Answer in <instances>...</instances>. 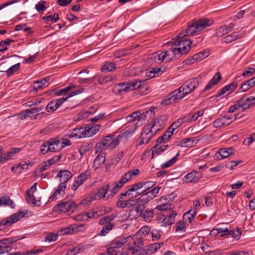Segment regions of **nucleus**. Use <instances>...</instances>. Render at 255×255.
Wrapping results in <instances>:
<instances>
[{
    "instance_id": "1",
    "label": "nucleus",
    "mask_w": 255,
    "mask_h": 255,
    "mask_svg": "<svg viewBox=\"0 0 255 255\" xmlns=\"http://www.w3.org/2000/svg\"><path fill=\"white\" fill-rule=\"evenodd\" d=\"M142 240L136 237L119 238L113 241L107 249L108 255H141Z\"/></svg>"
},
{
    "instance_id": "2",
    "label": "nucleus",
    "mask_w": 255,
    "mask_h": 255,
    "mask_svg": "<svg viewBox=\"0 0 255 255\" xmlns=\"http://www.w3.org/2000/svg\"><path fill=\"white\" fill-rule=\"evenodd\" d=\"M192 42L190 40L185 39L179 40L173 38L167 43L171 46V51L174 55L184 54L188 52L191 48Z\"/></svg>"
},
{
    "instance_id": "3",
    "label": "nucleus",
    "mask_w": 255,
    "mask_h": 255,
    "mask_svg": "<svg viewBox=\"0 0 255 255\" xmlns=\"http://www.w3.org/2000/svg\"><path fill=\"white\" fill-rule=\"evenodd\" d=\"M145 83L144 80H133L127 83H120L116 85L113 88L114 92L117 94L122 95L125 92L138 89Z\"/></svg>"
},
{
    "instance_id": "4",
    "label": "nucleus",
    "mask_w": 255,
    "mask_h": 255,
    "mask_svg": "<svg viewBox=\"0 0 255 255\" xmlns=\"http://www.w3.org/2000/svg\"><path fill=\"white\" fill-rule=\"evenodd\" d=\"M31 215V212L28 210L19 211L1 220L0 222V230L4 229L6 227L11 226L18 221L20 218L27 217Z\"/></svg>"
},
{
    "instance_id": "5",
    "label": "nucleus",
    "mask_w": 255,
    "mask_h": 255,
    "mask_svg": "<svg viewBox=\"0 0 255 255\" xmlns=\"http://www.w3.org/2000/svg\"><path fill=\"white\" fill-rule=\"evenodd\" d=\"M187 94L184 92V90L181 86L169 94L167 97L162 101L161 104L163 105H168L175 102L177 100H181Z\"/></svg>"
},
{
    "instance_id": "6",
    "label": "nucleus",
    "mask_w": 255,
    "mask_h": 255,
    "mask_svg": "<svg viewBox=\"0 0 255 255\" xmlns=\"http://www.w3.org/2000/svg\"><path fill=\"white\" fill-rule=\"evenodd\" d=\"M156 134L148 125L144 126L140 136L137 139V145L147 144Z\"/></svg>"
},
{
    "instance_id": "7",
    "label": "nucleus",
    "mask_w": 255,
    "mask_h": 255,
    "mask_svg": "<svg viewBox=\"0 0 255 255\" xmlns=\"http://www.w3.org/2000/svg\"><path fill=\"white\" fill-rule=\"evenodd\" d=\"M119 141L118 136L114 137L110 135L107 136L104 140L96 144V147L101 150L107 148L112 149L117 147Z\"/></svg>"
},
{
    "instance_id": "8",
    "label": "nucleus",
    "mask_w": 255,
    "mask_h": 255,
    "mask_svg": "<svg viewBox=\"0 0 255 255\" xmlns=\"http://www.w3.org/2000/svg\"><path fill=\"white\" fill-rule=\"evenodd\" d=\"M112 220L110 217H107L99 221V224L103 226L102 229L98 233L99 236H105L113 229L115 224L111 222Z\"/></svg>"
},
{
    "instance_id": "9",
    "label": "nucleus",
    "mask_w": 255,
    "mask_h": 255,
    "mask_svg": "<svg viewBox=\"0 0 255 255\" xmlns=\"http://www.w3.org/2000/svg\"><path fill=\"white\" fill-rule=\"evenodd\" d=\"M201 81V77L198 76L195 78H192L187 80L181 87L183 88V90H184V92L188 95L192 92L196 88L198 87Z\"/></svg>"
},
{
    "instance_id": "10",
    "label": "nucleus",
    "mask_w": 255,
    "mask_h": 255,
    "mask_svg": "<svg viewBox=\"0 0 255 255\" xmlns=\"http://www.w3.org/2000/svg\"><path fill=\"white\" fill-rule=\"evenodd\" d=\"M130 194L128 192H125L120 194L117 203V206L121 208H130L133 205V203H135L134 200H129Z\"/></svg>"
},
{
    "instance_id": "11",
    "label": "nucleus",
    "mask_w": 255,
    "mask_h": 255,
    "mask_svg": "<svg viewBox=\"0 0 255 255\" xmlns=\"http://www.w3.org/2000/svg\"><path fill=\"white\" fill-rule=\"evenodd\" d=\"M209 55V52L208 50H204L201 51L196 54H194L192 57L188 58L184 61L183 63L186 65H190L196 62H199Z\"/></svg>"
},
{
    "instance_id": "12",
    "label": "nucleus",
    "mask_w": 255,
    "mask_h": 255,
    "mask_svg": "<svg viewBox=\"0 0 255 255\" xmlns=\"http://www.w3.org/2000/svg\"><path fill=\"white\" fill-rule=\"evenodd\" d=\"M167 120L168 117L167 116H161L155 119L153 123L148 125L157 133L158 131L162 128Z\"/></svg>"
},
{
    "instance_id": "13",
    "label": "nucleus",
    "mask_w": 255,
    "mask_h": 255,
    "mask_svg": "<svg viewBox=\"0 0 255 255\" xmlns=\"http://www.w3.org/2000/svg\"><path fill=\"white\" fill-rule=\"evenodd\" d=\"M199 32V31L198 30L196 23L195 22L194 24L189 25L185 30L181 32L176 37L182 38L184 36L193 35Z\"/></svg>"
},
{
    "instance_id": "14",
    "label": "nucleus",
    "mask_w": 255,
    "mask_h": 255,
    "mask_svg": "<svg viewBox=\"0 0 255 255\" xmlns=\"http://www.w3.org/2000/svg\"><path fill=\"white\" fill-rule=\"evenodd\" d=\"M135 203H133V205L130 207L131 208L129 211L128 218L130 220L137 219L141 216L142 213V208L139 205Z\"/></svg>"
},
{
    "instance_id": "15",
    "label": "nucleus",
    "mask_w": 255,
    "mask_h": 255,
    "mask_svg": "<svg viewBox=\"0 0 255 255\" xmlns=\"http://www.w3.org/2000/svg\"><path fill=\"white\" fill-rule=\"evenodd\" d=\"M103 192H92L89 196H87L84 199L82 200L80 203L83 205H89L93 200H99L102 198Z\"/></svg>"
},
{
    "instance_id": "16",
    "label": "nucleus",
    "mask_w": 255,
    "mask_h": 255,
    "mask_svg": "<svg viewBox=\"0 0 255 255\" xmlns=\"http://www.w3.org/2000/svg\"><path fill=\"white\" fill-rule=\"evenodd\" d=\"M73 210V207L71 203L65 202L56 205L53 211L58 213H65Z\"/></svg>"
},
{
    "instance_id": "17",
    "label": "nucleus",
    "mask_w": 255,
    "mask_h": 255,
    "mask_svg": "<svg viewBox=\"0 0 255 255\" xmlns=\"http://www.w3.org/2000/svg\"><path fill=\"white\" fill-rule=\"evenodd\" d=\"M243 111L250 108L255 105V97L251 96L249 98L243 97L239 100Z\"/></svg>"
},
{
    "instance_id": "18",
    "label": "nucleus",
    "mask_w": 255,
    "mask_h": 255,
    "mask_svg": "<svg viewBox=\"0 0 255 255\" xmlns=\"http://www.w3.org/2000/svg\"><path fill=\"white\" fill-rule=\"evenodd\" d=\"M100 126L96 125L95 126L90 125L85 128H83L84 138L89 137L95 134L99 130Z\"/></svg>"
},
{
    "instance_id": "19",
    "label": "nucleus",
    "mask_w": 255,
    "mask_h": 255,
    "mask_svg": "<svg viewBox=\"0 0 255 255\" xmlns=\"http://www.w3.org/2000/svg\"><path fill=\"white\" fill-rule=\"evenodd\" d=\"M21 150L19 148H13L10 150L0 156V163H3L11 159L16 153Z\"/></svg>"
},
{
    "instance_id": "20",
    "label": "nucleus",
    "mask_w": 255,
    "mask_h": 255,
    "mask_svg": "<svg viewBox=\"0 0 255 255\" xmlns=\"http://www.w3.org/2000/svg\"><path fill=\"white\" fill-rule=\"evenodd\" d=\"M201 177V174L196 171H193L192 172L186 174L183 180L184 182L189 183L192 182H197L199 179Z\"/></svg>"
},
{
    "instance_id": "21",
    "label": "nucleus",
    "mask_w": 255,
    "mask_h": 255,
    "mask_svg": "<svg viewBox=\"0 0 255 255\" xmlns=\"http://www.w3.org/2000/svg\"><path fill=\"white\" fill-rule=\"evenodd\" d=\"M141 119V114L139 111L134 112L126 118L127 121L130 123V125H134L135 126Z\"/></svg>"
},
{
    "instance_id": "22",
    "label": "nucleus",
    "mask_w": 255,
    "mask_h": 255,
    "mask_svg": "<svg viewBox=\"0 0 255 255\" xmlns=\"http://www.w3.org/2000/svg\"><path fill=\"white\" fill-rule=\"evenodd\" d=\"M49 150L51 152H58L62 149V145H60V140L56 138H51L48 140Z\"/></svg>"
},
{
    "instance_id": "23",
    "label": "nucleus",
    "mask_w": 255,
    "mask_h": 255,
    "mask_svg": "<svg viewBox=\"0 0 255 255\" xmlns=\"http://www.w3.org/2000/svg\"><path fill=\"white\" fill-rule=\"evenodd\" d=\"M198 30L201 31L206 27L210 26L213 23V21L208 18H203L198 20L196 22Z\"/></svg>"
},
{
    "instance_id": "24",
    "label": "nucleus",
    "mask_w": 255,
    "mask_h": 255,
    "mask_svg": "<svg viewBox=\"0 0 255 255\" xmlns=\"http://www.w3.org/2000/svg\"><path fill=\"white\" fill-rule=\"evenodd\" d=\"M232 121L228 122L227 116L225 115L217 119L213 122V126L216 128H219L223 126L230 125Z\"/></svg>"
},
{
    "instance_id": "25",
    "label": "nucleus",
    "mask_w": 255,
    "mask_h": 255,
    "mask_svg": "<svg viewBox=\"0 0 255 255\" xmlns=\"http://www.w3.org/2000/svg\"><path fill=\"white\" fill-rule=\"evenodd\" d=\"M158 193V192H146L145 194L141 195L139 198L134 199L135 202V203L139 201L145 203L147 202L154 198Z\"/></svg>"
},
{
    "instance_id": "26",
    "label": "nucleus",
    "mask_w": 255,
    "mask_h": 255,
    "mask_svg": "<svg viewBox=\"0 0 255 255\" xmlns=\"http://www.w3.org/2000/svg\"><path fill=\"white\" fill-rule=\"evenodd\" d=\"M233 148L232 147H229L228 148H222L218 151V152L216 153V156L217 159L218 160H221L223 158H226L228 157L230 154H232Z\"/></svg>"
},
{
    "instance_id": "27",
    "label": "nucleus",
    "mask_w": 255,
    "mask_h": 255,
    "mask_svg": "<svg viewBox=\"0 0 255 255\" xmlns=\"http://www.w3.org/2000/svg\"><path fill=\"white\" fill-rule=\"evenodd\" d=\"M83 132V128L74 129L71 132L68 133L65 135V137L69 138H84Z\"/></svg>"
},
{
    "instance_id": "28",
    "label": "nucleus",
    "mask_w": 255,
    "mask_h": 255,
    "mask_svg": "<svg viewBox=\"0 0 255 255\" xmlns=\"http://www.w3.org/2000/svg\"><path fill=\"white\" fill-rule=\"evenodd\" d=\"M204 110H200L194 113L188 114L184 117L185 121L187 122H193L196 121L200 117L204 115Z\"/></svg>"
},
{
    "instance_id": "29",
    "label": "nucleus",
    "mask_w": 255,
    "mask_h": 255,
    "mask_svg": "<svg viewBox=\"0 0 255 255\" xmlns=\"http://www.w3.org/2000/svg\"><path fill=\"white\" fill-rule=\"evenodd\" d=\"M166 53L159 52H155L151 55L150 59L152 62L160 63L166 59Z\"/></svg>"
},
{
    "instance_id": "30",
    "label": "nucleus",
    "mask_w": 255,
    "mask_h": 255,
    "mask_svg": "<svg viewBox=\"0 0 255 255\" xmlns=\"http://www.w3.org/2000/svg\"><path fill=\"white\" fill-rule=\"evenodd\" d=\"M130 128L126 130L123 133L119 134L118 136L120 140L122 138H128L131 137L136 129V126L135 125H129Z\"/></svg>"
},
{
    "instance_id": "31",
    "label": "nucleus",
    "mask_w": 255,
    "mask_h": 255,
    "mask_svg": "<svg viewBox=\"0 0 255 255\" xmlns=\"http://www.w3.org/2000/svg\"><path fill=\"white\" fill-rule=\"evenodd\" d=\"M166 68L165 67H155L152 68L148 73L147 75L148 77L151 78L155 77V76L161 75L163 72L166 71Z\"/></svg>"
},
{
    "instance_id": "32",
    "label": "nucleus",
    "mask_w": 255,
    "mask_h": 255,
    "mask_svg": "<svg viewBox=\"0 0 255 255\" xmlns=\"http://www.w3.org/2000/svg\"><path fill=\"white\" fill-rule=\"evenodd\" d=\"M173 133V130H171V128H168V129L164 133V134L157 139V143L158 144H161L162 143H165L168 141L170 137L172 136Z\"/></svg>"
},
{
    "instance_id": "33",
    "label": "nucleus",
    "mask_w": 255,
    "mask_h": 255,
    "mask_svg": "<svg viewBox=\"0 0 255 255\" xmlns=\"http://www.w3.org/2000/svg\"><path fill=\"white\" fill-rule=\"evenodd\" d=\"M72 174L68 170H61L59 171L57 175V177L60 178L61 182H66L71 178Z\"/></svg>"
},
{
    "instance_id": "34",
    "label": "nucleus",
    "mask_w": 255,
    "mask_h": 255,
    "mask_svg": "<svg viewBox=\"0 0 255 255\" xmlns=\"http://www.w3.org/2000/svg\"><path fill=\"white\" fill-rule=\"evenodd\" d=\"M156 209H154L153 210H142V213L141 214V218L146 222H150L151 221L154 213Z\"/></svg>"
},
{
    "instance_id": "35",
    "label": "nucleus",
    "mask_w": 255,
    "mask_h": 255,
    "mask_svg": "<svg viewBox=\"0 0 255 255\" xmlns=\"http://www.w3.org/2000/svg\"><path fill=\"white\" fill-rule=\"evenodd\" d=\"M255 85V76L242 85L240 89L241 92H246Z\"/></svg>"
},
{
    "instance_id": "36",
    "label": "nucleus",
    "mask_w": 255,
    "mask_h": 255,
    "mask_svg": "<svg viewBox=\"0 0 255 255\" xmlns=\"http://www.w3.org/2000/svg\"><path fill=\"white\" fill-rule=\"evenodd\" d=\"M221 79V75L219 73H217L212 79L209 82L205 88V90H209L212 86L217 84Z\"/></svg>"
},
{
    "instance_id": "37",
    "label": "nucleus",
    "mask_w": 255,
    "mask_h": 255,
    "mask_svg": "<svg viewBox=\"0 0 255 255\" xmlns=\"http://www.w3.org/2000/svg\"><path fill=\"white\" fill-rule=\"evenodd\" d=\"M49 78L48 77L42 79L41 81H37L34 83L33 89L36 91L40 90L44 88L46 84L49 81Z\"/></svg>"
},
{
    "instance_id": "38",
    "label": "nucleus",
    "mask_w": 255,
    "mask_h": 255,
    "mask_svg": "<svg viewBox=\"0 0 255 255\" xmlns=\"http://www.w3.org/2000/svg\"><path fill=\"white\" fill-rule=\"evenodd\" d=\"M0 206H8L12 208H14V202L10 199L8 196H3L0 198Z\"/></svg>"
},
{
    "instance_id": "39",
    "label": "nucleus",
    "mask_w": 255,
    "mask_h": 255,
    "mask_svg": "<svg viewBox=\"0 0 255 255\" xmlns=\"http://www.w3.org/2000/svg\"><path fill=\"white\" fill-rule=\"evenodd\" d=\"M196 215V212L193 211L192 209H190L183 215V220L185 221H188L189 223H191L194 219Z\"/></svg>"
},
{
    "instance_id": "40",
    "label": "nucleus",
    "mask_w": 255,
    "mask_h": 255,
    "mask_svg": "<svg viewBox=\"0 0 255 255\" xmlns=\"http://www.w3.org/2000/svg\"><path fill=\"white\" fill-rule=\"evenodd\" d=\"M29 165L30 166H32L30 162L29 163L21 162L16 165L15 167L12 166L11 168V169L12 171H13V170L15 169V171H18L19 172H21V170L22 169L28 170L29 169Z\"/></svg>"
},
{
    "instance_id": "41",
    "label": "nucleus",
    "mask_w": 255,
    "mask_h": 255,
    "mask_svg": "<svg viewBox=\"0 0 255 255\" xmlns=\"http://www.w3.org/2000/svg\"><path fill=\"white\" fill-rule=\"evenodd\" d=\"M42 252V250L41 249H37L35 250H31L27 252H14L9 253L8 255H36Z\"/></svg>"
},
{
    "instance_id": "42",
    "label": "nucleus",
    "mask_w": 255,
    "mask_h": 255,
    "mask_svg": "<svg viewBox=\"0 0 255 255\" xmlns=\"http://www.w3.org/2000/svg\"><path fill=\"white\" fill-rule=\"evenodd\" d=\"M116 69L115 64L112 62L106 63L101 68V70L103 72L113 71Z\"/></svg>"
},
{
    "instance_id": "43",
    "label": "nucleus",
    "mask_w": 255,
    "mask_h": 255,
    "mask_svg": "<svg viewBox=\"0 0 255 255\" xmlns=\"http://www.w3.org/2000/svg\"><path fill=\"white\" fill-rule=\"evenodd\" d=\"M105 161V156L99 154L94 161V166L96 168H99Z\"/></svg>"
},
{
    "instance_id": "44",
    "label": "nucleus",
    "mask_w": 255,
    "mask_h": 255,
    "mask_svg": "<svg viewBox=\"0 0 255 255\" xmlns=\"http://www.w3.org/2000/svg\"><path fill=\"white\" fill-rule=\"evenodd\" d=\"M168 147V145H161L159 147H157V145H155L153 147V149L152 150V158H153L154 156H156L161 154V152H163L167 147Z\"/></svg>"
},
{
    "instance_id": "45",
    "label": "nucleus",
    "mask_w": 255,
    "mask_h": 255,
    "mask_svg": "<svg viewBox=\"0 0 255 255\" xmlns=\"http://www.w3.org/2000/svg\"><path fill=\"white\" fill-rule=\"evenodd\" d=\"M179 153H180V151L178 150L177 151V153L176 154V155L174 157H173L172 158H171V159H170L169 160H168L165 163L162 164L161 165V167L162 168H166L170 167L172 164H173L174 163H175L176 162V161L177 160V157L179 155Z\"/></svg>"
},
{
    "instance_id": "46",
    "label": "nucleus",
    "mask_w": 255,
    "mask_h": 255,
    "mask_svg": "<svg viewBox=\"0 0 255 255\" xmlns=\"http://www.w3.org/2000/svg\"><path fill=\"white\" fill-rule=\"evenodd\" d=\"M83 250L79 246H75L69 249L65 255H76L77 254L82 252Z\"/></svg>"
},
{
    "instance_id": "47",
    "label": "nucleus",
    "mask_w": 255,
    "mask_h": 255,
    "mask_svg": "<svg viewBox=\"0 0 255 255\" xmlns=\"http://www.w3.org/2000/svg\"><path fill=\"white\" fill-rule=\"evenodd\" d=\"M19 239L17 237H14L4 239L0 241V244L4 246H9L8 245L13 242H15Z\"/></svg>"
},
{
    "instance_id": "48",
    "label": "nucleus",
    "mask_w": 255,
    "mask_h": 255,
    "mask_svg": "<svg viewBox=\"0 0 255 255\" xmlns=\"http://www.w3.org/2000/svg\"><path fill=\"white\" fill-rule=\"evenodd\" d=\"M140 172V171L138 169H134L132 170H130L126 173L124 175L127 178L128 180H130L133 176L137 175Z\"/></svg>"
},
{
    "instance_id": "49",
    "label": "nucleus",
    "mask_w": 255,
    "mask_h": 255,
    "mask_svg": "<svg viewBox=\"0 0 255 255\" xmlns=\"http://www.w3.org/2000/svg\"><path fill=\"white\" fill-rule=\"evenodd\" d=\"M163 245V243L161 244L154 243L151 244L148 246L147 251L149 254H151L155 252L157 250L159 249L161 247V246H162Z\"/></svg>"
},
{
    "instance_id": "50",
    "label": "nucleus",
    "mask_w": 255,
    "mask_h": 255,
    "mask_svg": "<svg viewBox=\"0 0 255 255\" xmlns=\"http://www.w3.org/2000/svg\"><path fill=\"white\" fill-rule=\"evenodd\" d=\"M128 181L127 178H126L124 175L122 176L120 180L116 183L113 187V190H119L123 185Z\"/></svg>"
},
{
    "instance_id": "51",
    "label": "nucleus",
    "mask_w": 255,
    "mask_h": 255,
    "mask_svg": "<svg viewBox=\"0 0 255 255\" xmlns=\"http://www.w3.org/2000/svg\"><path fill=\"white\" fill-rule=\"evenodd\" d=\"M174 208V205L172 204H164L161 205H159L157 206L155 209L159 210V211H168Z\"/></svg>"
},
{
    "instance_id": "52",
    "label": "nucleus",
    "mask_w": 255,
    "mask_h": 255,
    "mask_svg": "<svg viewBox=\"0 0 255 255\" xmlns=\"http://www.w3.org/2000/svg\"><path fill=\"white\" fill-rule=\"evenodd\" d=\"M89 177V175L85 173H82L78 176L75 180L76 184H78L80 186Z\"/></svg>"
},
{
    "instance_id": "53",
    "label": "nucleus",
    "mask_w": 255,
    "mask_h": 255,
    "mask_svg": "<svg viewBox=\"0 0 255 255\" xmlns=\"http://www.w3.org/2000/svg\"><path fill=\"white\" fill-rule=\"evenodd\" d=\"M85 214L87 215V220L91 218H97L102 214L99 213L98 210H92L89 212H86Z\"/></svg>"
},
{
    "instance_id": "54",
    "label": "nucleus",
    "mask_w": 255,
    "mask_h": 255,
    "mask_svg": "<svg viewBox=\"0 0 255 255\" xmlns=\"http://www.w3.org/2000/svg\"><path fill=\"white\" fill-rule=\"evenodd\" d=\"M33 193V192H26V200L28 203L35 205L36 204V200Z\"/></svg>"
},
{
    "instance_id": "55",
    "label": "nucleus",
    "mask_w": 255,
    "mask_h": 255,
    "mask_svg": "<svg viewBox=\"0 0 255 255\" xmlns=\"http://www.w3.org/2000/svg\"><path fill=\"white\" fill-rule=\"evenodd\" d=\"M19 65L20 63H17L9 68L6 71L7 76H10L17 71L19 69Z\"/></svg>"
},
{
    "instance_id": "56",
    "label": "nucleus",
    "mask_w": 255,
    "mask_h": 255,
    "mask_svg": "<svg viewBox=\"0 0 255 255\" xmlns=\"http://www.w3.org/2000/svg\"><path fill=\"white\" fill-rule=\"evenodd\" d=\"M58 108V106L56 105L55 102L53 100L47 105L46 110L48 112H52L55 111Z\"/></svg>"
},
{
    "instance_id": "57",
    "label": "nucleus",
    "mask_w": 255,
    "mask_h": 255,
    "mask_svg": "<svg viewBox=\"0 0 255 255\" xmlns=\"http://www.w3.org/2000/svg\"><path fill=\"white\" fill-rule=\"evenodd\" d=\"M255 74V69L252 67H249L243 72L242 76L245 77H250Z\"/></svg>"
},
{
    "instance_id": "58",
    "label": "nucleus",
    "mask_w": 255,
    "mask_h": 255,
    "mask_svg": "<svg viewBox=\"0 0 255 255\" xmlns=\"http://www.w3.org/2000/svg\"><path fill=\"white\" fill-rule=\"evenodd\" d=\"M245 31L243 30H241L239 32H236L234 33L230 34L229 35L232 38V39L234 41L238 38H240L244 36L245 35Z\"/></svg>"
},
{
    "instance_id": "59",
    "label": "nucleus",
    "mask_w": 255,
    "mask_h": 255,
    "mask_svg": "<svg viewBox=\"0 0 255 255\" xmlns=\"http://www.w3.org/2000/svg\"><path fill=\"white\" fill-rule=\"evenodd\" d=\"M154 186V183L152 181L146 182L143 183H142V191H147L148 190L150 189Z\"/></svg>"
},
{
    "instance_id": "60",
    "label": "nucleus",
    "mask_w": 255,
    "mask_h": 255,
    "mask_svg": "<svg viewBox=\"0 0 255 255\" xmlns=\"http://www.w3.org/2000/svg\"><path fill=\"white\" fill-rule=\"evenodd\" d=\"M166 215V217L173 223L175 222V217L177 216V213L173 211L172 209L166 212L165 214Z\"/></svg>"
},
{
    "instance_id": "61",
    "label": "nucleus",
    "mask_w": 255,
    "mask_h": 255,
    "mask_svg": "<svg viewBox=\"0 0 255 255\" xmlns=\"http://www.w3.org/2000/svg\"><path fill=\"white\" fill-rule=\"evenodd\" d=\"M183 120L185 121L184 118L183 119H179L177 120V121L176 122L173 123L169 128H171V130L172 129L173 132H174L175 129L180 127L183 124Z\"/></svg>"
},
{
    "instance_id": "62",
    "label": "nucleus",
    "mask_w": 255,
    "mask_h": 255,
    "mask_svg": "<svg viewBox=\"0 0 255 255\" xmlns=\"http://www.w3.org/2000/svg\"><path fill=\"white\" fill-rule=\"evenodd\" d=\"M48 149V141H45L43 142L42 144L40 146V153L42 154H44L49 151Z\"/></svg>"
},
{
    "instance_id": "63",
    "label": "nucleus",
    "mask_w": 255,
    "mask_h": 255,
    "mask_svg": "<svg viewBox=\"0 0 255 255\" xmlns=\"http://www.w3.org/2000/svg\"><path fill=\"white\" fill-rule=\"evenodd\" d=\"M229 235H231L236 239H239L241 236V231L239 228H237L236 231L230 230Z\"/></svg>"
},
{
    "instance_id": "64",
    "label": "nucleus",
    "mask_w": 255,
    "mask_h": 255,
    "mask_svg": "<svg viewBox=\"0 0 255 255\" xmlns=\"http://www.w3.org/2000/svg\"><path fill=\"white\" fill-rule=\"evenodd\" d=\"M72 218L74 220L78 221H82L87 220V215L85 214V213H81L77 216L72 217Z\"/></svg>"
}]
</instances>
